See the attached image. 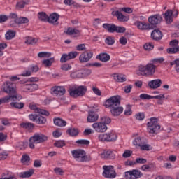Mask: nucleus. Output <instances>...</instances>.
Masks as SVG:
<instances>
[{
  "instance_id": "f257e3e1",
  "label": "nucleus",
  "mask_w": 179,
  "mask_h": 179,
  "mask_svg": "<svg viewBox=\"0 0 179 179\" xmlns=\"http://www.w3.org/2000/svg\"><path fill=\"white\" fill-rule=\"evenodd\" d=\"M3 92L8 94V96H5L6 99H9V100L12 101H19V100H22V96L17 94L16 92L15 84L10 81H6L4 83Z\"/></svg>"
},
{
  "instance_id": "f03ea898",
  "label": "nucleus",
  "mask_w": 179,
  "mask_h": 179,
  "mask_svg": "<svg viewBox=\"0 0 179 179\" xmlns=\"http://www.w3.org/2000/svg\"><path fill=\"white\" fill-rule=\"evenodd\" d=\"M156 72V66L152 63H148L145 66H140L138 71H137L138 76H153Z\"/></svg>"
},
{
  "instance_id": "7ed1b4c3",
  "label": "nucleus",
  "mask_w": 179,
  "mask_h": 179,
  "mask_svg": "<svg viewBox=\"0 0 179 179\" xmlns=\"http://www.w3.org/2000/svg\"><path fill=\"white\" fill-rule=\"evenodd\" d=\"M38 80H40V79L37 77L29 78L27 80H24V92H34V90H37V89H38V85L33 83L38 82Z\"/></svg>"
},
{
  "instance_id": "20e7f679",
  "label": "nucleus",
  "mask_w": 179,
  "mask_h": 179,
  "mask_svg": "<svg viewBox=\"0 0 179 179\" xmlns=\"http://www.w3.org/2000/svg\"><path fill=\"white\" fill-rule=\"evenodd\" d=\"M68 91L71 97L77 99V97H82L86 94V92H87V87H86V86L80 85L78 87H73Z\"/></svg>"
},
{
  "instance_id": "39448f33",
  "label": "nucleus",
  "mask_w": 179,
  "mask_h": 179,
  "mask_svg": "<svg viewBox=\"0 0 179 179\" xmlns=\"http://www.w3.org/2000/svg\"><path fill=\"white\" fill-rule=\"evenodd\" d=\"M159 129H160V125L157 123V118L151 117L150 120L147 123V130L148 134L155 135Z\"/></svg>"
},
{
  "instance_id": "423d86ee",
  "label": "nucleus",
  "mask_w": 179,
  "mask_h": 179,
  "mask_svg": "<svg viewBox=\"0 0 179 179\" xmlns=\"http://www.w3.org/2000/svg\"><path fill=\"white\" fill-rule=\"evenodd\" d=\"M106 108H114L117 106H121V97L120 96H113L108 99L104 103Z\"/></svg>"
},
{
  "instance_id": "0eeeda50",
  "label": "nucleus",
  "mask_w": 179,
  "mask_h": 179,
  "mask_svg": "<svg viewBox=\"0 0 179 179\" xmlns=\"http://www.w3.org/2000/svg\"><path fill=\"white\" fill-rule=\"evenodd\" d=\"M71 153L74 159H77L78 162H90V158L86 156V152L83 150H75Z\"/></svg>"
},
{
  "instance_id": "6e6552de",
  "label": "nucleus",
  "mask_w": 179,
  "mask_h": 179,
  "mask_svg": "<svg viewBox=\"0 0 179 179\" xmlns=\"http://www.w3.org/2000/svg\"><path fill=\"white\" fill-rule=\"evenodd\" d=\"M101 142H115L118 136L114 132L111 131L103 134H100L98 136Z\"/></svg>"
},
{
  "instance_id": "1a4fd4ad",
  "label": "nucleus",
  "mask_w": 179,
  "mask_h": 179,
  "mask_svg": "<svg viewBox=\"0 0 179 179\" xmlns=\"http://www.w3.org/2000/svg\"><path fill=\"white\" fill-rule=\"evenodd\" d=\"M48 141V137L41 133H36L29 138V142H34L36 144L44 143Z\"/></svg>"
},
{
  "instance_id": "9d476101",
  "label": "nucleus",
  "mask_w": 179,
  "mask_h": 179,
  "mask_svg": "<svg viewBox=\"0 0 179 179\" xmlns=\"http://www.w3.org/2000/svg\"><path fill=\"white\" fill-rule=\"evenodd\" d=\"M103 176L105 178H115L117 177V173L114 170V166H103Z\"/></svg>"
},
{
  "instance_id": "9b49d317",
  "label": "nucleus",
  "mask_w": 179,
  "mask_h": 179,
  "mask_svg": "<svg viewBox=\"0 0 179 179\" xmlns=\"http://www.w3.org/2000/svg\"><path fill=\"white\" fill-rule=\"evenodd\" d=\"M178 40L174 39L169 42V45L171 48H168L166 49V52L168 54H177L179 52V45H178Z\"/></svg>"
},
{
  "instance_id": "f8f14e48",
  "label": "nucleus",
  "mask_w": 179,
  "mask_h": 179,
  "mask_svg": "<svg viewBox=\"0 0 179 179\" xmlns=\"http://www.w3.org/2000/svg\"><path fill=\"white\" fill-rule=\"evenodd\" d=\"M92 127L96 134H104V132H106L108 129V127L106 125L100 122L93 123Z\"/></svg>"
},
{
  "instance_id": "ddd939ff",
  "label": "nucleus",
  "mask_w": 179,
  "mask_h": 179,
  "mask_svg": "<svg viewBox=\"0 0 179 179\" xmlns=\"http://www.w3.org/2000/svg\"><path fill=\"white\" fill-rule=\"evenodd\" d=\"M124 177L127 179H138L142 177V173L138 170H132L124 173Z\"/></svg>"
},
{
  "instance_id": "4468645a",
  "label": "nucleus",
  "mask_w": 179,
  "mask_h": 179,
  "mask_svg": "<svg viewBox=\"0 0 179 179\" xmlns=\"http://www.w3.org/2000/svg\"><path fill=\"white\" fill-rule=\"evenodd\" d=\"M162 20H163V17H162L159 14L154 15L152 16H150L148 18V22L150 26L153 27V29H155V27H156L157 24H159V23H162Z\"/></svg>"
},
{
  "instance_id": "2eb2a0df",
  "label": "nucleus",
  "mask_w": 179,
  "mask_h": 179,
  "mask_svg": "<svg viewBox=\"0 0 179 179\" xmlns=\"http://www.w3.org/2000/svg\"><path fill=\"white\" fill-rule=\"evenodd\" d=\"M29 108H30V110H33L34 113H38V114H41L42 115H45L46 117H48V115H50L49 111H47L43 109H41L37 106V104L34 103H29Z\"/></svg>"
},
{
  "instance_id": "dca6fc26",
  "label": "nucleus",
  "mask_w": 179,
  "mask_h": 179,
  "mask_svg": "<svg viewBox=\"0 0 179 179\" xmlns=\"http://www.w3.org/2000/svg\"><path fill=\"white\" fill-rule=\"evenodd\" d=\"M117 155L116 151H113L111 150L103 151L101 154V159H105V160H111L115 159V155Z\"/></svg>"
},
{
  "instance_id": "f3484780",
  "label": "nucleus",
  "mask_w": 179,
  "mask_h": 179,
  "mask_svg": "<svg viewBox=\"0 0 179 179\" xmlns=\"http://www.w3.org/2000/svg\"><path fill=\"white\" fill-rule=\"evenodd\" d=\"M78 57V52H70L69 54H63L60 59V62L64 63L69 59H73Z\"/></svg>"
},
{
  "instance_id": "a211bd4d",
  "label": "nucleus",
  "mask_w": 179,
  "mask_h": 179,
  "mask_svg": "<svg viewBox=\"0 0 179 179\" xmlns=\"http://www.w3.org/2000/svg\"><path fill=\"white\" fill-rule=\"evenodd\" d=\"M93 57V52H84L79 57V61L81 63L89 62Z\"/></svg>"
},
{
  "instance_id": "6ab92c4d",
  "label": "nucleus",
  "mask_w": 179,
  "mask_h": 179,
  "mask_svg": "<svg viewBox=\"0 0 179 179\" xmlns=\"http://www.w3.org/2000/svg\"><path fill=\"white\" fill-rule=\"evenodd\" d=\"M66 92V90H65V87L61 86L53 87L51 88L52 94H55L56 96H64Z\"/></svg>"
},
{
  "instance_id": "aec40b11",
  "label": "nucleus",
  "mask_w": 179,
  "mask_h": 179,
  "mask_svg": "<svg viewBox=\"0 0 179 179\" xmlns=\"http://www.w3.org/2000/svg\"><path fill=\"white\" fill-rule=\"evenodd\" d=\"M151 38L155 41H159L163 38V34L159 29H154L151 33Z\"/></svg>"
},
{
  "instance_id": "412c9836",
  "label": "nucleus",
  "mask_w": 179,
  "mask_h": 179,
  "mask_svg": "<svg viewBox=\"0 0 179 179\" xmlns=\"http://www.w3.org/2000/svg\"><path fill=\"white\" fill-rule=\"evenodd\" d=\"M99 120V114L96 113V112L92 110H89L88 116H87V122H97Z\"/></svg>"
},
{
  "instance_id": "4be33fe9",
  "label": "nucleus",
  "mask_w": 179,
  "mask_h": 179,
  "mask_svg": "<svg viewBox=\"0 0 179 179\" xmlns=\"http://www.w3.org/2000/svg\"><path fill=\"white\" fill-rule=\"evenodd\" d=\"M58 19H59V15H58L57 13L51 14L49 17L48 16V23L54 24V26H57L59 24Z\"/></svg>"
},
{
  "instance_id": "5701e85b",
  "label": "nucleus",
  "mask_w": 179,
  "mask_h": 179,
  "mask_svg": "<svg viewBox=\"0 0 179 179\" xmlns=\"http://www.w3.org/2000/svg\"><path fill=\"white\" fill-rule=\"evenodd\" d=\"M110 111L113 117H118L122 114L124 108H122V106H116L114 108H110Z\"/></svg>"
},
{
  "instance_id": "b1692460",
  "label": "nucleus",
  "mask_w": 179,
  "mask_h": 179,
  "mask_svg": "<svg viewBox=\"0 0 179 179\" xmlns=\"http://www.w3.org/2000/svg\"><path fill=\"white\" fill-rule=\"evenodd\" d=\"M138 29L140 30H153V27L150 25V23H145L141 21H138L136 23Z\"/></svg>"
},
{
  "instance_id": "393cba45",
  "label": "nucleus",
  "mask_w": 179,
  "mask_h": 179,
  "mask_svg": "<svg viewBox=\"0 0 179 179\" xmlns=\"http://www.w3.org/2000/svg\"><path fill=\"white\" fill-rule=\"evenodd\" d=\"M148 87L150 89H159L162 86V80L155 79L148 82Z\"/></svg>"
},
{
  "instance_id": "a878e982",
  "label": "nucleus",
  "mask_w": 179,
  "mask_h": 179,
  "mask_svg": "<svg viewBox=\"0 0 179 179\" xmlns=\"http://www.w3.org/2000/svg\"><path fill=\"white\" fill-rule=\"evenodd\" d=\"M70 78L71 79H80V78H83V71L80 70L72 71L70 73Z\"/></svg>"
},
{
  "instance_id": "bb28decb",
  "label": "nucleus",
  "mask_w": 179,
  "mask_h": 179,
  "mask_svg": "<svg viewBox=\"0 0 179 179\" xmlns=\"http://www.w3.org/2000/svg\"><path fill=\"white\" fill-rule=\"evenodd\" d=\"M164 19L167 24L173 23V10H167L164 13Z\"/></svg>"
},
{
  "instance_id": "cd10ccee",
  "label": "nucleus",
  "mask_w": 179,
  "mask_h": 179,
  "mask_svg": "<svg viewBox=\"0 0 179 179\" xmlns=\"http://www.w3.org/2000/svg\"><path fill=\"white\" fill-rule=\"evenodd\" d=\"M113 78L115 82H127V76L124 74L115 73L113 75Z\"/></svg>"
},
{
  "instance_id": "c85d7f7f",
  "label": "nucleus",
  "mask_w": 179,
  "mask_h": 179,
  "mask_svg": "<svg viewBox=\"0 0 179 179\" xmlns=\"http://www.w3.org/2000/svg\"><path fill=\"white\" fill-rule=\"evenodd\" d=\"M38 41V39L31 36H26L24 38V43L27 44V45H34L35 44H37Z\"/></svg>"
},
{
  "instance_id": "c756f323",
  "label": "nucleus",
  "mask_w": 179,
  "mask_h": 179,
  "mask_svg": "<svg viewBox=\"0 0 179 179\" xmlns=\"http://www.w3.org/2000/svg\"><path fill=\"white\" fill-rule=\"evenodd\" d=\"M110 59V55L107 53H100L96 56V59H99V61H101V62H108Z\"/></svg>"
},
{
  "instance_id": "7c9ffc66",
  "label": "nucleus",
  "mask_w": 179,
  "mask_h": 179,
  "mask_svg": "<svg viewBox=\"0 0 179 179\" xmlns=\"http://www.w3.org/2000/svg\"><path fill=\"white\" fill-rule=\"evenodd\" d=\"M102 27L107 30L108 33H115V24L105 23L102 25Z\"/></svg>"
},
{
  "instance_id": "2f4dec72",
  "label": "nucleus",
  "mask_w": 179,
  "mask_h": 179,
  "mask_svg": "<svg viewBox=\"0 0 179 179\" xmlns=\"http://www.w3.org/2000/svg\"><path fill=\"white\" fill-rule=\"evenodd\" d=\"M115 15L120 22H128L129 20V17L124 15L122 12L115 11Z\"/></svg>"
},
{
  "instance_id": "473e14b6",
  "label": "nucleus",
  "mask_w": 179,
  "mask_h": 179,
  "mask_svg": "<svg viewBox=\"0 0 179 179\" xmlns=\"http://www.w3.org/2000/svg\"><path fill=\"white\" fill-rule=\"evenodd\" d=\"M54 62H55V59L54 57H50V59L43 60L42 64H43L45 68H50V66H52Z\"/></svg>"
},
{
  "instance_id": "72a5a7b5",
  "label": "nucleus",
  "mask_w": 179,
  "mask_h": 179,
  "mask_svg": "<svg viewBox=\"0 0 179 179\" xmlns=\"http://www.w3.org/2000/svg\"><path fill=\"white\" fill-rule=\"evenodd\" d=\"M55 125L57 127H65L66 125V121L62 118L57 117L53 120Z\"/></svg>"
},
{
  "instance_id": "f704fd0d",
  "label": "nucleus",
  "mask_w": 179,
  "mask_h": 179,
  "mask_svg": "<svg viewBox=\"0 0 179 179\" xmlns=\"http://www.w3.org/2000/svg\"><path fill=\"white\" fill-rule=\"evenodd\" d=\"M68 36H73V34H79L80 31L75 28L69 27L66 31H64Z\"/></svg>"
},
{
  "instance_id": "c9c22d12",
  "label": "nucleus",
  "mask_w": 179,
  "mask_h": 179,
  "mask_svg": "<svg viewBox=\"0 0 179 179\" xmlns=\"http://www.w3.org/2000/svg\"><path fill=\"white\" fill-rule=\"evenodd\" d=\"M15 36H16V31L13 30H8L5 34L6 40H12L15 38Z\"/></svg>"
},
{
  "instance_id": "e433bc0d",
  "label": "nucleus",
  "mask_w": 179,
  "mask_h": 179,
  "mask_svg": "<svg viewBox=\"0 0 179 179\" xmlns=\"http://www.w3.org/2000/svg\"><path fill=\"white\" fill-rule=\"evenodd\" d=\"M101 124H103V125H109V124H111V118H110L108 116H103L100 117V122Z\"/></svg>"
},
{
  "instance_id": "4c0bfd02",
  "label": "nucleus",
  "mask_w": 179,
  "mask_h": 179,
  "mask_svg": "<svg viewBox=\"0 0 179 179\" xmlns=\"http://www.w3.org/2000/svg\"><path fill=\"white\" fill-rule=\"evenodd\" d=\"M38 17L41 22H48V15L44 12L38 13Z\"/></svg>"
},
{
  "instance_id": "58836bf2",
  "label": "nucleus",
  "mask_w": 179,
  "mask_h": 179,
  "mask_svg": "<svg viewBox=\"0 0 179 179\" xmlns=\"http://www.w3.org/2000/svg\"><path fill=\"white\" fill-rule=\"evenodd\" d=\"M145 139L141 138V137H137L134 139V141H133V143L135 146H141V145H143V143H144L145 142Z\"/></svg>"
},
{
  "instance_id": "ea45409f",
  "label": "nucleus",
  "mask_w": 179,
  "mask_h": 179,
  "mask_svg": "<svg viewBox=\"0 0 179 179\" xmlns=\"http://www.w3.org/2000/svg\"><path fill=\"white\" fill-rule=\"evenodd\" d=\"M67 133L70 136H78L79 135V130L78 129L72 128L67 130Z\"/></svg>"
},
{
  "instance_id": "a19ab883",
  "label": "nucleus",
  "mask_w": 179,
  "mask_h": 179,
  "mask_svg": "<svg viewBox=\"0 0 179 179\" xmlns=\"http://www.w3.org/2000/svg\"><path fill=\"white\" fill-rule=\"evenodd\" d=\"M52 53L50 52H41L38 54L39 58H51Z\"/></svg>"
},
{
  "instance_id": "79ce46f5",
  "label": "nucleus",
  "mask_w": 179,
  "mask_h": 179,
  "mask_svg": "<svg viewBox=\"0 0 179 179\" xmlns=\"http://www.w3.org/2000/svg\"><path fill=\"white\" fill-rule=\"evenodd\" d=\"M175 65V70L177 72V73H179V59H176L173 62H170V66H173Z\"/></svg>"
},
{
  "instance_id": "37998d69",
  "label": "nucleus",
  "mask_w": 179,
  "mask_h": 179,
  "mask_svg": "<svg viewBox=\"0 0 179 179\" xmlns=\"http://www.w3.org/2000/svg\"><path fill=\"white\" fill-rule=\"evenodd\" d=\"M105 43L108 45H113L115 43V39L113 36H107L105 39Z\"/></svg>"
},
{
  "instance_id": "c03bdc74",
  "label": "nucleus",
  "mask_w": 179,
  "mask_h": 179,
  "mask_svg": "<svg viewBox=\"0 0 179 179\" xmlns=\"http://www.w3.org/2000/svg\"><path fill=\"white\" fill-rule=\"evenodd\" d=\"M10 106L13 108H17L18 110H22L23 108V103L20 102H11Z\"/></svg>"
},
{
  "instance_id": "a18cd8bd",
  "label": "nucleus",
  "mask_w": 179,
  "mask_h": 179,
  "mask_svg": "<svg viewBox=\"0 0 179 179\" xmlns=\"http://www.w3.org/2000/svg\"><path fill=\"white\" fill-rule=\"evenodd\" d=\"M34 174V169H29L27 171L23 173V178H29L31 177Z\"/></svg>"
},
{
  "instance_id": "49530a36",
  "label": "nucleus",
  "mask_w": 179,
  "mask_h": 179,
  "mask_svg": "<svg viewBox=\"0 0 179 179\" xmlns=\"http://www.w3.org/2000/svg\"><path fill=\"white\" fill-rule=\"evenodd\" d=\"M30 164V156L27 155H23V166H29Z\"/></svg>"
},
{
  "instance_id": "de8ad7c7",
  "label": "nucleus",
  "mask_w": 179,
  "mask_h": 179,
  "mask_svg": "<svg viewBox=\"0 0 179 179\" xmlns=\"http://www.w3.org/2000/svg\"><path fill=\"white\" fill-rule=\"evenodd\" d=\"M62 71H64L65 72L68 71H71L72 69V66L69 64H64L61 66Z\"/></svg>"
},
{
  "instance_id": "09e8293b",
  "label": "nucleus",
  "mask_w": 179,
  "mask_h": 179,
  "mask_svg": "<svg viewBox=\"0 0 179 179\" xmlns=\"http://www.w3.org/2000/svg\"><path fill=\"white\" fill-rule=\"evenodd\" d=\"M131 114H132V106L129 104L126 106V109L124 110V115H131Z\"/></svg>"
},
{
  "instance_id": "8fccbe9b",
  "label": "nucleus",
  "mask_w": 179,
  "mask_h": 179,
  "mask_svg": "<svg viewBox=\"0 0 179 179\" xmlns=\"http://www.w3.org/2000/svg\"><path fill=\"white\" fill-rule=\"evenodd\" d=\"M143 47L146 51H152V50L155 48V45H153V43L150 42L145 43Z\"/></svg>"
},
{
  "instance_id": "3c124183",
  "label": "nucleus",
  "mask_w": 179,
  "mask_h": 179,
  "mask_svg": "<svg viewBox=\"0 0 179 179\" xmlns=\"http://www.w3.org/2000/svg\"><path fill=\"white\" fill-rule=\"evenodd\" d=\"M127 29L124 27L115 26V33H125Z\"/></svg>"
},
{
  "instance_id": "603ef678",
  "label": "nucleus",
  "mask_w": 179,
  "mask_h": 179,
  "mask_svg": "<svg viewBox=\"0 0 179 179\" xmlns=\"http://www.w3.org/2000/svg\"><path fill=\"white\" fill-rule=\"evenodd\" d=\"M36 122L37 124H45V122H47V119L43 116L38 115Z\"/></svg>"
},
{
  "instance_id": "864d4df0",
  "label": "nucleus",
  "mask_w": 179,
  "mask_h": 179,
  "mask_svg": "<svg viewBox=\"0 0 179 179\" xmlns=\"http://www.w3.org/2000/svg\"><path fill=\"white\" fill-rule=\"evenodd\" d=\"M23 126L26 129H28V131H31V129H34V124L33 123H24Z\"/></svg>"
},
{
  "instance_id": "5fc2aeb1",
  "label": "nucleus",
  "mask_w": 179,
  "mask_h": 179,
  "mask_svg": "<svg viewBox=\"0 0 179 179\" xmlns=\"http://www.w3.org/2000/svg\"><path fill=\"white\" fill-rule=\"evenodd\" d=\"M54 145L56 148H62L65 146V141L62 140L57 141L54 143Z\"/></svg>"
},
{
  "instance_id": "6e6d98bb",
  "label": "nucleus",
  "mask_w": 179,
  "mask_h": 179,
  "mask_svg": "<svg viewBox=\"0 0 179 179\" xmlns=\"http://www.w3.org/2000/svg\"><path fill=\"white\" fill-rule=\"evenodd\" d=\"M139 97L141 100H150V99H152V96L148 94H141Z\"/></svg>"
},
{
  "instance_id": "4d7b16f0",
  "label": "nucleus",
  "mask_w": 179,
  "mask_h": 179,
  "mask_svg": "<svg viewBox=\"0 0 179 179\" xmlns=\"http://www.w3.org/2000/svg\"><path fill=\"white\" fill-rule=\"evenodd\" d=\"M150 145L146 144V141H144V143H143L141 146L140 148L141 150H150Z\"/></svg>"
},
{
  "instance_id": "13d9d810",
  "label": "nucleus",
  "mask_w": 179,
  "mask_h": 179,
  "mask_svg": "<svg viewBox=\"0 0 179 179\" xmlns=\"http://www.w3.org/2000/svg\"><path fill=\"white\" fill-rule=\"evenodd\" d=\"M135 117L138 121H142L143 120H145V113H138L136 114Z\"/></svg>"
},
{
  "instance_id": "bf43d9fd",
  "label": "nucleus",
  "mask_w": 179,
  "mask_h": 179,
  "mask_svg": "<svg viewBox=\"0 0 179 179\" xmlns=\"http://www.w3.org/2000/svg\"><path fill=\"white\" fill-rule=\"evenodd\" d=\"M76 143H78V145H90V141L88 140H78Z\"/></svg>"
},
{
  "instance_id": "052dcab7",
  "label": "nucleus",
  "mask_w": 179,
  "mask_h": 179,
  "mask_svg": "<svg viewBox=\"0 0 179 179\" xmlns=\"http://www.w3.org/2000/svg\"><path fill=\"white\" fill-rule=\"evenodd\" d=\"M31 71L33 73L38 72L40 71V67L37 65H31L29 68Z\"/></svg>"
},
{
  "instance_id": "680f3d73",
  "label": "nucleus",
  "mask_w": 179,
  "mask_h": 179,
  "mask_svg": "<svg viewBox=\"0 0 179 179\" xmlns=\"http://www.w3.org/2000/svg\"><path fill=\"white\" fill-rule=\"evenodd\" d=\"M54 171L56 174H59V176H64V170L62 168L56 167L54 169Z\"/></svg>"
},
{
  "instance_id": "e2e57ef3",
  "label": "nucleus",
  "mask_w": 179,
  "mask_h": 179,
  "mask_svg": "<svg viewBox=\"0 0 179 179\" xmlns=\"http://www.w3.org/2000/svg\"><path fill=\"white\" fill-rule=\"evenodd\" d=\"M77 51H85L86 50V45L85 44H79L76 46Z\"/></svg>"
},
{
  "instance_id": "0e129e2a",
  "label": "nucleus",
  "mask_w": 179,
  "mask_h": 179,
  "mask_svg": "<svg viewBox=\"0 0 179 179\" xmlns=\"http://www.w3.org/2000/svg\"><path fill=\"white\" fill-rule=\"evenodd\" d=\"M131 155H132V152L128 150H125L124 152L122 154V157L124 158L131 157Z\"/></svg>"
},
{
  "instance_id": "69168bd1",
  "label": "nucleus",
  "mask_w": 179,
  "mask_h": 179,
  "mask_svg": "<svg viewBox=\"0 0 179 179\" xmlns=\"http://www.w3.org/2000/svg\"><path fill=\"white\" fill-rule=\"evenodd\" d=\"M119 43L122 44V45H127V43H128V40L124 36H122L120 38Z\"/></svg>"
},
{
  "instance_id": "338daca9",
  "label": "nucleus",
  "mask_w": 179,
  "mask_h": 179,
  "mask_svg": "<svg viewBox=\"0 0 179 179\" xmlns=\"http://www.w3.org/2000/svg\"><path fill=\"white\" fill-rule=\"evenodd\" d=\"M92 92L94 93V94H96V96H101V91L96 87H92Z\"/></svg>"
},
{
  "instance_id": "774afa93",
  "label": "nucleus",
  "mask_w": 179,
  "mask_h": 179,
  "mask_svg": "<svg viewBox=\"0 0 179 179\" xmlns=\"http://www.w3.org/2000/svg\"><path fill=\"white\" fill-rule=\"evenodd\" d=\"M15 8L17 10H20V9H23V1L17 2Z\"/></svg>"
}]
</instances>
